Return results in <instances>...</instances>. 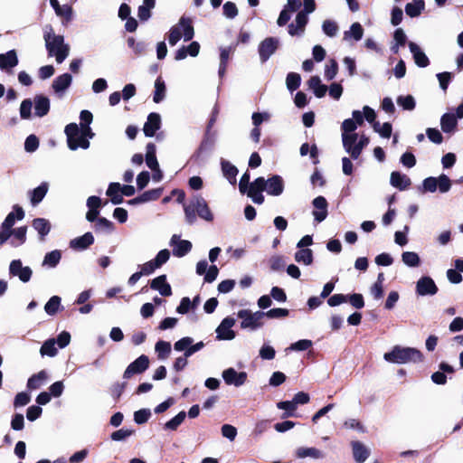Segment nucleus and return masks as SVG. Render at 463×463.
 Instances as JSON below:
<instances>
[{"instance_id":"nucleus-31","label":"nucleus","mask_w":463,"mask_h":463,"mask_svg":"<svg viewBox=\"0 0 463 463\" xmlns=\"http://www.w3.org/2000/svg\"><path fill=\"white\" fill-rule=\"evenodd\" d=\"M121 184L119 183H110L108 190L107 195L110 197V201L113 204H120L123 203L124 199L121 194Z\"/></svg>"},{"instance_id":"nucleus-28","label":"nucleus","mask_w":463,"mask_h":463,"mask_svg":"<svg viewBox=\"0 0 463 463\" xmlns=\"http://www.w3.org/2000/svg\"><path fill=\"white\" fill-rule=\"evenodd\" d=\"M307 85L309 89H311L317 98H323L326 91L327 87L325 84H322L321 80L318 76H312L307 80Z\"/></svg>"},{"instance_id":"nucleus-37","label":"nucleus","mask_w":463,"mask_h":463,"mask_svg":"<svg viewBox=\"0 0 463 463\" xmlns=\"http://www.w3.org/2000/svg\"><path fill=\"white\" fill-rule=\"evenodd\" d=\"M166 87L162 77L159 76L155 81V91L153 95V101L160 103L165 97Z\"/></svg>"},{"instance_id":"nucleus-30","label":"nucleus","mask_w":463,"mask_h":463,"mask_svg":"<svg viewBox=\"0 0 463 463\" xmlns=\"http://www.w3.org/2000/svg\"><path fill=\"white\" fill-rule=\"evenodd\" d=\"M9 232H11V236H14V239L10 241L13 247H19L25 243L27 226L24 225L16 229H12Z\"/></svg>"},{"instance_id":"nucleus-16","label":"nucleus","mask_w":463,"mask_h":463,"mask_svg":"<svg viewBox=\"0 0 463 463\" xmlns=\"http://www.w3.org/2000/svg\"><path fill=\"white\" fill-rule=\"evenodd\" d=\"M313 206L317 209L313 211L314 219L317 222H323L328 213H327V201L324 196H317L312 202Z\"/></svg>"},{"instance_id":"nucleus-61","label":"nucleus","mask_w":463,"mask_h":463,"mask_svg":"<svg viewBox=\"0 0 463 463\" xmlns=\"http://www.w3.org/2000/svg\"><path fill=\"white\" fill-rule=\"evenodd\" d=\"M55 14L58 16L62 17L65 22H70L72 19L73 10L71 5H63L55 11Z\"/></svg>"},{"instance_id":"nucleus-25","label":"nucleus","mask_w":463,"mask_h":463,"mask_svg":"<svg viewBox=\"0 0 463 463\" xmlns=\"http://www.w3.org/2000/svg\"><path fill=\"white\" fill-rule=\"evenodd\" d=\"M34 110L37 117H43L49 113L50 100L43 95H36L34 98Z\"/></svg>"},{"instance_id":"nucleus-26","label":"nucleus","mask_w":463,"mask_h":463,"mask_svg":"<svg viewBox=\"0 0 463 463\" xmlns=\"http://www.w3.org/2000/svg\"><path fill=\"white\" fill-rule=\"evenodd\" d=\"M72 77L70 73L59 75L52 81V87L56 93L62 92L71 84Z\"/></svg>"},{"instance_id":"nucleus-33","label":"nucleus","mask_w":463,"mask_h":463,"mask_svg":"<svg viewBox=\"0 0 463 463\" xmlns=\"http://www.w3.org/2000/svg\"><path fill=\"white\" fill-rule=\"evenodd\" d=\"M48 379V374L45 370H42L39 373L33 374L27 381V388L29 390L39 389L44 382Z\"/></svg>"},{"instance_id":"nucleus-63","label":"nucleus","mask_w":463,"mask_h":463,"mask_svg":"<svg viewBox=\"0 0 463 463\" xmlns=\"http://www.w3.org/2000/svg\"><path fill=\"white\" fill-rule=\"evenodd\" d=\"M438 189L440 193L444 194L450 190L451 188V180L449 177L444 174L440 175L438 177Z\"/></svg>"},{"instance_id":"nucleus-5","label":"nucleus","mask_w":463,"mask_h":463,"mask_svg":"<svg viewBox=\"0 0 463 463\" xmlns=\"http://www.w3.org/2000/svg\"><path fill=\"white\" fill-rule=\"evenodd\" d=\"M24 211L19 204L13 206V212L9 213L2 222L0 227V246L4 245L11 237V231L14 229L15 221H21L24 218Z\"/></svg>"},{"instance_id":"nucleus-49","label":"nucleus","mask_w":463,"mask_h":463,"mask_svg":"<svg viewBox=\"0 0 463 463\" xmlns=\"http://www.w3.org/2000/svg\"><path fill=\"white\" fill-rule=\"evenodd\" d=\"M397 103L405 110H412L416 106L415 99L411 95L399 96L397 98Z\"/></svg>"},{"instance_id":"nucleus-1","label":"nucleus","mask_w":463,"mask_h":463,"mask_svg":"<svg viewBox=\"0 0 463 463\" xmlns=\"http://www.w3.org/2000/svg\"><path fill=\"white\" fill-rule=\"evenodd\" d=\"M383 358L392 364H415L422 362L424 356L417 348L394 345L390 352L383 354Z\"/></svg>"},{"instance_id":"nucleus-6","label":"nucleus","mask_w":463,"mask_h":463,"mask_svg":"<svg viewBox=\"0 0 463 463\" xmlns=\"http://www.w3.org/2000/svg\"><path fill=\"white\" fill-rule=\"evenodd\" d=\"M64 132L67 136L68 147L71 150H76L78 147L87 149L90 146V141L81 136V129L76 123H70L65 127Z\"/></svg>"},{"instance_id":"nucleus-52","label":"nucleus","mask_w":463,"mask_h":463,"mask_svg":"<svg viewBox=\"0 0 463 463\" xmlns=\"http://www.w3.org/2000/svg\"><path fill=\"white\" fill-rule=\"evenodd\" d=\"M128 46L131 48L136 55H141L146 52V45L143 42H136V40L133 37L128 38Z\"/></svg>"},{"instance_id":"nucleus-17","label":"nucleus","mask_w":463,"mask_h":463,"mask_svg":"<svg viewBox=\"0 0 463 463\" xmlns=\"http://www.w3.org/2000/svg\"><path fill=\"white\" fill-rule=\"evenodd\" d=\"M267 186L265 191L272 196H279L284 191V181L280 175H275L266 180Z\"/></svg>"},{"instance_id":"nucleus-21","label":"nucleus","mask_w":463,"mask_h":463,"mask_svg":"<svg viewBox=\"0 0 463 463\" xmlns=\"http://www.w3.org/2000/svg\"><path fill=\"white\" fill-rule=\"evenodd\" d=\"M351 447L353 450L354 459L355 460L356 463L364 462L370 456V450L361 441H352Z\"/></svg>"},{"instance_id":"nucleus-50","label":"nucleus","mask_w":463,"mask_h":463,"mask_svg":"<svg viewBox=\"0 0 463 463\" xmlns=\"http://www.w3.org/2000/svg\"><path fill=\"white\" fill-rule=\"evenodd\" d=\"M338 72V63L335 59L329 60L326 65L325 77L327 80H333Z\"/></svg>"},{"instance_id":"nucleus-10","label":"nucleus","mask_w":463,"mask_h":463,"mask_svg":"<svg viewBox=\"0 0 463 463\" xmlns=\"http://www.w3.org/2000/svg\"><path fill=\"white\" fill-rule=\"evenodd\" d=\"M9 273L11 276H17L21 281L28 282L31 279L33 271L30 267H23L21 260H14L9 266Z\"/></svg>"},{"instance_id":"nucleus-3","label":"nucleus","mask_w":463,"mask_h":463,"mask_svg":"<svg viewBox=\"0 0 463 463\" xmlns=\"http://www.w3.org/2000/svg\"><path fill=\"white\" fill-rule=\"evenodd\" d=\"M46 50L49 56H54L58 63H61L69 55L70 47L64 43L62 35L54 34L52 26L50 32L44 33Z\"/></svg>"},{"instance_id":"nucleus-64","label":"nucleus","mask_w":463,"mask_h":463,"mask_svg":"<svg viewBox=\"0 0 463 463\" xmlns=\"http://www.w3.org/2000/svg\"><path fill=\"white\" fill-rule=\"evenodd\" d=\"M269 267L273 271L282 270L285 267V261L282 256L275 255L272 256L269 260Z\"/></svg>"},{"instance_id":"nucleus-43","label":"nucleus","mask_w":463,"mask_h":463,"mask_svg":"<svg viewBox=\"0 0 463 463\" xmlns=\"http://www.w3.org/2000/svg\"><path fill=\"white\" fill-rule=\"evenodd\" d=\"M186 417L184 411L178 412L174 418L165 423V430H176Z\"/></svg>"},{"instance_id":"nucleus-32","label":"nucleus","mask_w":463,"mask_h":463,"mask_svg":"<svg viewBox=\"0 0 463 463\" xmlns=\"http://www.w3.org/2000/svg\"><path fill=\"white\" fill-rule=\"evenodd\" d=\"M458 124L457 117L452 113H445L441 116L440 126L441 129L445 133H450L454 131Z\"/></svg>"},{"instance_id":"nucleus-29","label":"nucleus","mask_w":463,"mask_h":463,"mask_svg":"<svg viewBox=\"0 0 463 463\" xmlns=\"http://www.w3.org/2000/svg\"><path fill=\"white\" fill-rule=\"evenodd\" d=\"M32 226L38 232L42 241L45 239V236L50 232L52 228L50 222L44 218L33 219L32 222Z\"/></svg>"},{"instance_id":"nucleus-11","label":"nucleus","mask_w":463,"mask_h":463,"mask_svg":"<svg viewBox=\"0 0 463 463\" xmlns=\"http://www.w3.org/2000/svg\"><path fill=\"white\" fill-rule=\"evenodd\" d=\"M235 325V319L227 317L222 319L216 329L217 338L222 340H232L235 337V332L231 328Z\"/></svg>"},{"instance_id":"nucleus-59","label":"nucleus","mask_w":463,"mask_h":463,"mask_svg":"<svg viewBox=\"0 0 463 463\" xmlns=\"http://www.w3.org/2000/svg\"><path fill=\"white\" fill-rule=\"evenodd\" d=\"M33 103L30 99H25L22 101L20 106V116L23 119H28L32 115Z\"/></svg>"},{"instance_id":"nucleus-55","label":"nucleus","mask_w":463,"mask_h":463,"mask_svg":"<svg viewBox=\"0 0 463 463\" xmlns=\"http://www.w3.org/2000/svg\"><path fill=\"white\" fill-rule=\"evenodd\" d=\"M350 33L355 41H360L364 35V28L359 23H354L350 27V32H345V38Z\"/></svg>"},{"instance_id":"nucleus-48","label":"nucleus","mask_w":463,"mask_h":463,"mask_svg":"<svg viewBox=\"0 0 463 463\" xmlns=\"http://www.w3.org/2000/svg\"><path fill=\"white\" fill-rule=\"evenodd\" d=\"M373 130L384 138H389L392 136V127L390 122H384L382 126L379 122H374Z\"/></svg>"},{"instance_id":"nucleus-8","label":"nucleus","mask_w":463,"mask_h":463,"mask_svg":"<svg viewBox=\"0 0 463 463\" xmlns=\"http://www.w3.org/2000/svg\"><path fill=\"white\" fill-rule=\"evenodd\" d=\"M149 367V358L146 354H141L126 368L123 377L131 378L134 374L143 373Z\"/></svg>"},{"instance_id":"nucleus-54","label":"nucleus","mask_w":463,"mask_h":463,"mask_svg":"<svg viewBox=\"0 0 463 463\" xmlns=\"http://www.w3.org/2000/svg\"><path fill=\"white\" fill-rule=\"evenodd\" d=\"M163 194V188H155L151 190H147L141 194V197L143 200V203H146L149 201H156L161 197Z\"/></svg>"},{"instance_id":"nucleus-57","label":"nucleus","mask_w":463,"mask_h":463,"mask_svg":"<svg viewBox=\"0 0 463 463\" xmlns=\"http://www.w3.org/2000/svg\"><path fill=\"white\" fill-rule=\"evenodd\" d=\"M151 417V411L149 409H141L134 413V420L137 424L146 423Z\"/></svg>"},{"instance_id":"nucleus-44","label":"nucleus","mask_w":463,"mask_h":463,"mask_svg":"<svg viewBox=\"0 0 463 463\" xmlns=\"http://www.w3.org/2000/svg\"><path fill=\"white\" fill-rule=\"evenodd\" d=\"M277 407L285 411V412L282 414V419L295 416V411L297 410V407L292 401L279 402L277 403Z\"/></svg>"},{"instance_id":"nucleus-41","label":"nucleus","mask_w":463,"mask_h":463,"mask_svg":"<svg viewBox=\"0 0 463 463\" xmlns=\"http://www.w3.org/2000/svg\"><path fill=\"white\" fill-rule=\"evenodd\" d=\"M158 359H166L171 353V344L169 342L159 340L155 345Z\"/></svg>"},{"instance_id":"nucleus-56","label":"nucleus","mask_w":463,"mask_h":463,"mask_svg":"<svg viewBox=\"0 0 463 463\" xmlns=\"http://www.w3.org/2000/svg\"><path fill=\"white\" fill-rule=\"evenodd\" d=\"M347 296V302H349L354 308L361 309L364 307V299L362 294L354 293Z\"/></svg>"},{"instance_id":"nucleus-47","label":"nucleus","mask_w":463,"mask_h":463,"mask_svg":"<svg viewBox=\"0 0 463 463\" xmlns=\"http://www.w3.org/2000/svg\"><path fill=\"white\" fill-rule=\"evenodd\" d=\"M402 260L409 267H418L420 262L419 255L413 251L403 252Z\"/></svg>"},{"instance_id":"nucleus-23","label":"nucleus","mask_w":463,"mask_h":463,"mask_svg":"<svg viewBox=\"0 0 463 463\" xmlns=\"http://www.w3.org/2000/svg\"><path fill=\"white\" fill-rule=\"evenodd\" d=\"M390 183L393 187L401 191L408 189L411 184V179L406 175L398 171H394L391 174Z\"/></svg>"},{"instance_id":"nucleus-40","label":"nucleus","mask_w":463,"mask_h":463,"mask_svg":"<svg viewBox=\"0 0 463 463\" xmlns=\"http://www.w3.org/2000/svg\"><path fill=\"white\" fill-rule=\"evenodd\" d=\"M313 251L310 249H300L295 253V260L305 265L313 263Z\"/></svg>"},{"instance_id":"nucleus-45","label":"nucleus","mask_w":463,"mask_h":463,"mask_svg":"<svg viewBox=\"0 0 463 463\" xmlns=\"http://www.w3.org/2000/svg\"><path fill=\"white\" fill-rule=\"evenodd\" d=\"M301 83V77L297 72H289L286 78V84L291 92L298 90Z\"/></svg>"},{"instance_id":"nucleus-34","label":"nucleus","mask_w":463,"mask_h":463,"mask_svg":"<svg viewBox=\"0 0 463 463\" xmlns=\"http://www.w3.org/2000/svg\"><path fill=\"white\" fill-rule=\"evenodd\" d=\"M146 165L151 169V170H156L158 168L159 166V164H158V161L156 159V145L152 142L148 143L146 145Z\"/></svg>"},{"instance_id":"nucleus-20","label":"nucleus","mask_w":463,"mask_h":463,"mask_svg":"<svg viewBox=\"0 0 463 463\" xmlns=\"http://www.w3.org/2000/svg\"><path fill=\"white\" fill-rule=\"evenodd\" d=\"M409 48L412 53L413 60L417 66L425 68L430 65V60L424 52L413 42L409 43Z\"/></svg>"},{"instance_id":"nucleus-51","label":"nucleus","mask_w":463,"mask_h":463,"mask_svg":"<svg viewBox=\"0 0 463 463\" xmlns=\"http://www.w3.org/2000/svg\"><path fill=\"white\" fill-rule=\"evenodd\" d=\"M94 228H95V231H100V230H104L108 232H111L114 231L115 229V226H114V223L108 220L107 218L105 217H99L95 225H94Z\"/></svg>"},{"instance_id":"nucleus-35","label":"nucleus","mask_w":463,"mask_h":463,"mask_svg":"<svg viewBox=\"0 0 463 463\" xmlns=\"http://www.w3.org/2000/svg\"><path fill=\"white\" fill-rule=\"evenodd\" d=\"M296 457L298 458H304L307 457H310L313 458H323L325 457V454L317 448L300 447L296 450Z\"/></svg>"},{"instance_id":"nucleus-46","label":"nucleus","mask_w":463,"mask_h":463,"mask_svg":"<svg viewBox=\"0 0 463 463\" xmlns=\"http://www.w3.org/2000/svg\"><path fill=\"white\" fill-rule=\"evenodd\" d=\"M40 353L43 356L48 355L53 357L57 354V348L55 347V340L49 339L45 341L41 346Z\"/></svg>"},{"instance_id":"nucleus-14","label":"nucleus","mask_w":463,"mask_h":463,"mask_svg":"<svg viewBox=\"0 0 463 463\" xmlns=\"http://www.w3.org/2000/svg\"><path fill=\"white\" fill-rule=\"evenodd\" d=\"M438 287L430 277L420 278L416 285V292L418 295H435L438 292Z\"/></svg>"},{"instance_id":"nucleus-15","label":"nucleus","mask_w":463,"mask_h":463,"mask_svg":"<svg viewBox=\"0 0 463 463\" xmlns=\"http://www.w3.org/2000/svg\"><path fill=\"white\" fill-rule=\"evenodd\" d=\"M161 128V117L156 112H151L144 125L143 131L146 137H152Z\"/></svg>"},{"instance_id":"nucleus-60","label":"nucleus","mask_w":463,"mask_h":463,"mask_svg":"<svg viewBox=\"0 0 463 463\" xmlns=\"http://www.w3.org/2000/svg\"><path fill=\"white\" fill-rule=\"evenodd\" d=\"M135 433L134 430L120 429L111 433L110 438L114 441L124 440Z\"/></svg>"},{"instance_id":"nucleus-2","label":"nucleus","mask_w":463,"mask_h":463,"mask_svg":"<svg viewBox=\"0 0 463 463\" xmlns=\"http://www.w3.org/2000/svg\"><path fill=\"white\" fill-rule=\"evenodd\" d=\"M185 220L189 224H193L198 216L205 221L211 222L213 215L208 206L207 202L201 195L194 196L188 204L184 205Z\"/></svg>"},{"instance_id":"nucleus-4","label":"nucleus","mask_w":463,"mask_h":463,"mask_svg":"<svg viewBox=\"0 0 463 463\" xmlns=\"http://www.w3.org/2000/svg\"><path fill=\"white\" fill-rule=\"evenodd\" d=\"M194 36V29L192 19L189 17H181L177 25L173 26L168 33V42L171 46H175L182 37L184 41H191Z\"/></svg>"},{"instance_id":"nucleus-58","label":"nucleus","mask_w":463,"mask_h":463,"mask_svg":"<svg viewBox=\"0 0 463 463\" xmlns=\"http://www.w3.org/2000/svg\"><path fill=\"white\" fill-rule=\"evenodd\" d=\"M323 32L329 37H334L337 31H338V25L335 22L331 20H326L323 23L322 25Z\"/></svg>"},{"instance_id":"nucleus-36","label":"nucleus","mask_w":463,"mask_h":463,"mask_svg":"<svg viewBox=\"0 0 463 463\" xmlns=\"http://www.w3.org/2000/svg\"><path fill=\"white\" fill-rule=\"evenodd\" d=\"M424 0H413L411 3H408L405 5V12L407 15L413 18L419 16L424 10Z\"/></svg>"},{"instance_id":"nucleus-22","label":"nucleus","mask_w":463,"mask_h":463,"mask_svg":"<svg viewBox=\"0 0 463 463\" xmlns=\"http://www.w3.org/2000/svg\"><path fill=\"white\" fill-rule=\"evenodd\" d=\"M18 64V58L15 50H10L0 54V69L8 71Z\"/></svg>"},{"instance_id":"nucleus-62","label":"nucleus","mask_w":463,"mask_h":463,"mask_svg":"<svg viewBox=\"0 0 463 463\" xmlns=\"http://www.w3.org/2000/svg\"><path fill=\"white\" fill-rule=\"evenodd\" d=\"M39 146V138L35 135H30L24 142V149L26 152L33 153Z\"/></svg>"},{"instance_id":"nucleus-7","label":"nucleus","mask_w":463,"mask_h":463,"mask_svg":"<svg viewBox=\"0 0 463 463\" xmlns=\"http://www.w3.org/2000/svg\"><path fill=\"white\" fill-rule=\"evenodd\" d=\"M237 316L239 318L242 319L241 322V327L242 329L250 328L255 330L263 326V311L252 313L250 309H241L238 311Z\"/></svg>"},{"instance_id":"nucleus-13","label":"nucleus","mask_w":463,"mask_h":463,"mask_svg":"<svg viewBox=\"0 0 463 463\" xmlns=\"http://www.w3.org/2000/svg\"><path fill=\"white\" fill-rule=\"evenodd\" d=\"M170 244L174 246L173 254L178 258H182L188 254L193 247L191 241L187 240H180L179 236L176 234L172 236Z\"/></svg>"},{"instance_id":"nucleus-38","label":"nucleus","mask_w":463,"mask_h":463,"mask_svg":"<svg viewBox=\"0 0 463 463\" xmlns=\"http://www.w3.org/2000/svg\"><path fill=\"white\" fill-rule=\"evenodd\" d=\"M61 259V251L59 250H52L45 254L43 266H48L49 268H55Z\"/></svg>"},{"instance_id":"nucleus-42","label":"nucleus","mask_w":463,"mask_h":463,"mask_svg":"<svg viewBox=\"0 0 463 463\" xmlns=\"http://www.w3.org/2000/svg\"><path fill=\"white\" fill-rule=\"evenodd\" d=\"M61 298L52 296L44 306V310L49 316H54L60 309Z\"/></svg>"},{"instance_id":"nucleus-24","label":"nucleus","mask_w":463,"mask_h":463,"mask_svg":"<svg viewBox=\"0 0 463 463\" xmlns=\"http://www.w3.org/2000/svg\"><path fill=\"white\" fill-rule=\"evenodd\" d=\"M49 189L47 182H43L39 186L29 192L30 202L35 206L45 197Z\"/></svg>"},{"instance_id":"nucleus-12","label":"nucleus","mask_w":463,"mask_h":463,"mask_svg":"<svg viewBox=\"0 0 463 463\" xmlns=\"http://www.w3.org/2000/svg\"><path fill=\"white\" fill-rule=\"evenodd\" d=\"M247 373H238L234 368H228L223 371L222 378L226 384H233L237 387L241 386L247 381Z\"/></svg>"},{"instance_id":"nucleus-19","label":"nucleus","mask_w":463,"mask_h":463,"mask_svg":"<svg viewBox=\"0 0 463 463\" xmlns=\"http://www.w3.org/2000/svg\"><path fill=\"white\" fill-rule=\"evenodd\" d=\"M94 243V237L88 232L82 236L77 237L70 241V247L75 250H83Z\"/></svg>"},{"instance_id":"nucleus-53","label":"nucleus","mask_w":463,"mask_h":463,"mask_svg":"<svg viewBox=\"0 0 463 463\" xmlns=\"http://www.w3.org/2000/svg\"><path fill=\"white\" fill-rule=\"evenodd\" d=\"M369 137H366L365 135H362L360 137V139L357 141V144H355L354 146V151H352V158L353 159H357L363 149L367 146V145L369 144Z\"/></svg>"},{"instance_id":"nucleus-18","label":"nucleus","mask_w":463,"mask_h":463,"mask_svg":"<svg viewBox=\"0 0 463 463\" xmlns=\"http://www.w3.org/2000/svg\"><path fill=\"white\" fill-rule=\"evenodd\" d=\"M150 288L154 290L159 291L164 297L172 295V288L166 281V275H160L150 281Z\"/></svg>"},{"instance_id":"nucleus-39","label":"nucleus","mask_w":463,"mask_h":463,"mask_svg":"<svg viewBox=\"0 0 463 463\" xmlns=\"http://www.w3.org/2000/svg\"><path fill=\"white\" fill-rule=\"evenodd\" d=\"M358 139V134L352 133V134H342V141H343V146L345 149L347 153L350 154V156L352 157V151H354V146L357 144Z\"/></svg>"},{"instance_id":"nucleus-27","label":"nucleus","mask_w":463,"mask_h":463,"mask_svg":"<svg viewBox=\"0 0 463 463\" xmlns=\"http://www.w3.org/2000/svg\"><path fill=\"white\" fill-rule=\"evenodd\" d=\"M221 165L224 177L229 181L231 184L235 185L237 182L236 176L239 172L238 168L224 159L222 160Z\"/></svg>"},{"instance_id":"nucleus-9","label":"nucleus","mask_w":463,"mask_h":463,"mask_svg":"<svg viewBox=\"0 0 463 463\" xmlns=\"http://www.w3.org/2000/svg\"><path fill=\"white\" fill-rule=\"evenodd\" d=\"M279 40L275 37H267L259 45L260 59L265 62L277 51Z\"/></svg>"}]
</instances>
